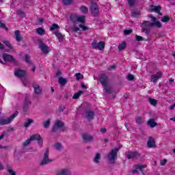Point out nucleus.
<instances>
[{
	"label": "nucleus",
	"instance_id": "obj_1",
	"mask_svg": "<svg viewBox=\"0 0 175 175\" xmlns=\"http://www.w3.org/2000/svg\"><path fill=\"white\" fill-rule=\"evenodd\" d=\"M152 20V23L150 21H145L143 22L142 25V29L144 33H146V35H148L150 32V29L152 25H154V27H157V28H161L162 27V23L159 22V21H157V18L152 16V14H149L148 16Z\"/></svg>",
	"mask_w": 175,
	"mask_h": 175
},
{
	"label": "nucleus",
	"instance_id": "obj_2",
	"mask_svg": "<svg viewBox=\"0 0 175 175\" xmlns=\"http://www.w3.org/2000/svg\"><path fill=\"white\" fill-rule=\"evenodd\" d=\"M105 42L100 41L98 42V40H94L92 42V47L93 50H100V51H103L105 50Z\"/></svg>",
	"mask_w": 175,
	"mask_h": 175
},
{
	"label": "nucleus",
	"instance_id": "obj_3",
	"mask_svg": "<svg viewBox=\"0 0 175 175\" xmlns=\"http://www.w3.org/2000/svg\"><path fill=\"white\" fill-rule=\"evenodd\" d=\"M117 154H118V148H115L111 150L108 154L107 158L110 163H116V158H117Z\"/></svg>",
	"mask_w": 175,
	"mask_h": 175
},
{
	"label": "nucleus",
	"instance_id": "obj_4",
	"mask_svg": "<svg viewBox=\"0 0 175 175\" xmlns=\"http://www.w3.org/2000/svg\"><path fill=\"white\" fill-rule=\"evenodd\" d=\"M18 116V112H15L13 113L10 118H8L6 119H1L0 120V125L3 126V125H8V124H10L16 117Z\"/></svg>",
	"mask_w": 175,
	"mask_h": 175
},
{
	"label": "nucleus",
	"instance_id": "obj_5",
	"mask_svg": "<svg viewBox=\"0 0 175 175\" xmlns=\"http://www.w3.org/2000/svg\"><path fill=\"white\" fill-rule=\"evenodd\" d=\"M51 162H53V160L49 158V149H46L44 153L43 159L40 162V165L43 166V165H47V163H51Z\"/></svg>",
	"mask_w": 175,
	"mask_h": 175
},
{
	"label": "nucleus",
	"instance_id": "obj_6",
	"mask_svg": "<svg viewBox=\"0 0 175 175\" xmlns=\"http://www.w3.org/2000/svg\"><path fill=\"white\" fill-rule=\"evenodd\" d=\"M70 20L72 21V23H76L77 21L78 23H83L85 21V16L81 15V16H70Z\"/></svg>",
	"mask_w": 175,
	"mask_h": 175
},
{
	"label": "nucleus",
	"instance_id": "obj_7",
	"mask_svg": "<svg viewBox=\"0 0 175 175\" xmlns=\"http://www.w3.org/2000/svg\"><path fill=\"white\" fill-rule=\"evenodd\" d=\"M38 43L39 47L44 54H48V53H50V48H49L46 44L43 43L42 40H39Z\"/></svg>",
	"mask_w": 175,
	"mask_h": 175
},
{
	"label": "nucleus",
	"instance_id": "obj_8",
	"mask_svg": "<svg viewBox=\"0 0 175 175\" xmlns=\"http://www.w3.org/2000/svg\"><path fill=\"white\" fill-rule=\"evenodd\" d=\"M60 128H64V122L60 120H57L52 129V132H57Z\"/></svg>",
	"mask_w": 175,
	"mask_h": 175
},
{
	"label": "nucleus",
	"instance_id": "obj_9",
	"mask_svg": "<svg viewBox=\"0 0 175 175\" xmlns=\"http://www.w3.org/2000/svg\"><path fill=\"white\" fill-rule=\"evenodd\" d=\"M126 155L127 157V159H133L135 158H138V157H140V153L137 152H128L126 153Z\"/></svg>",
	"mask_w": 175,
	"mask_h": 175
},
{
	"label": "nucleus",
	"instance_id": "obj_10",
	"mask_svg": "<svg viewBox=\"0 0 175 175\" xmlns=\"http://www.w3.org/2000/svg\"><path fill=\"white\" fill-rule=\"evenodd\" d=\"M56 175H72V171L69 168H63L58 171Z\"/></svg>",
	"mask_w": 175,
	"mask_h": 175
},
{
	"label": "nucleus",
	"instance_id": "obj_11",
	"mask_svg": "<svg viewBox=\"0 0 175 175\" xmlns=\"http://www.w3.org/2000/svg\"><path fill=\"white\" fill-rule=\"evenodd\" d=\"M100 83L102 85H107V83H109V77L105 74L101 75L100 76Z\"/></svg>",
	"mask_w": 175,
	"mask_h": 175
},
{
	"label": "nucleus",
	"instance_id": "obj_12",
	"mask_svg": "<svg viewBox=\"0 0 175 175\" xmlns=\"http://www.w3.org/2000/svg\"><path fill=\"white\" fill-rule=\"evenodd\" d=\"M82 139L84 142H86L87 143L94 142V136L87 133L82 135Z\"/></svg>",
	"mask_w": 175,
	"mask_h": 175
},
{
	"label": "nucleus",
	"instance_id": "obj_13",
	"mask_svg": "<svg viewBox=\"0 0 175 175\" xmlns=\"http://www.w3.org/2000/svg\"><path fill=\"white\" fill-rule=\"evenodd\" d=\"M162 77V73L161 72H157L156 74L153 75L150 77V81L152 83H157L159 79Z\"/></svg>",
	"mask_w": 175,
	"mask_h": 175
},
{
	"label": "nucleus",
	"instance_id": "obj_14",
	"mask_svg": "<svg viewBox=\"0 0 175 175\" xmlns=\"http://www.w3.org/2000/svg\"><path fill=\"white\" fill-rule=\"evenodd\" d=\"M3 59L5 62H14V58L13 57V56L8 53L3 54Z\"/></svg>",
	"mask_w": 175,
	"mask_h": 175
},
{
	"label": "nucleus",
	"instance_id": "obj_15",
	"mask_svg": "<svg viewBox=\"0 0 175 175\" xmlns=\"http://www.w3.org/2000/svg\"><path fill=\"white\" fill-rule=\"evenodd\" d=\"M90 9L93 16H98V13H99V9L98 8V5H96V4L92 3Z\"/></svg>",
	"mask_w": 175,
	"mask_h": 175
},
{
	"label": "nucleus",
	"instance_id": "obj_16",
	"mask_svg": "<svg viewBox=\"0 0 175 175\" xmlns=\"http://www.w3.org/2000/svg\"><path fill=\"white\" fill-rule=\"evenodd\" d=\"M147 167V165H137L135 166V169L132 171L133 174L136 173H139V170L143 172V169H146Z\"/></svg>",
	"mask_w": 175,
	"mask_h": 175
},
{
	"label": "nucleus",
	"instance_id": "obj_17",
	"mask_svg": "<svg viewBox=\"0 0 175 175\" xmlns=\"http://www.w3.org/2000/svg\"><path fill=\"white\" fill-rule=\"evenodd\" d=\"M33 88L34 89V92L36 95H40V94H42V89L39 85L33 83Z\"/></svg>",
	"mask_w": 175,
	"mask_h": 175
},
{
	"label": "nucleus",
	"instance_id": "obj_18",
	"mask_svg": "<svg viewBox=\"0 0 175 175\" xmlns=\"http://www.w3.org/2000/svg\"><path fill=\"white\" fill-rule=\"evenodd\" d=\"M101 158H102V156L100 155V153L97 152L96 153L94 157L93 158V162L96 165H99L100 163Z\"/></svg>",
	"mask_w": 175,
	"mask_h": 175
},
{
	"label": "nucleus",
	"instance_id": "obj_19",
	"mask_svg": "<svg viewBox=\"0 0 175 175\" xmlns=\"http://www.w3.org/2000/svg\"><path fill=\"white\" fill-rule=\"evenodd\" d=\"M14 75L15 76H16V77L21 78V77H24L26 73H25V71L23 70L17 69L15 70Z\"/></svg>",
	"mask_w": 175,
	"mask_h": 175
},
{
	"label": "nucleus",
	"instance_id": "obj_20",
	"mask_svg": "<svg viewBox=\"0 0 175 175\" xmlns=\"http://www.w3.org/2000/svg\"><path fill=\"white\" fill-rule=\"evenodd\" d=\"M94 116H95V114L92 111H87L85 118L88 119V121H91L94 120Z\"/></svg>",
	"mask_w": 175,
	"mask_h": 175
},
{
	"label": "nucleus",
	"instance_id": "obj_21",
	"mask_svg": "<svg viewBox=\"0 0 175 175\" xmlns=\"http://www.w3.org/2000/svg\"><path fill=\"white\" fill-rule=\"evenodd\" d=\"M148 147L149 148H152L155 147V139L152 138V137H150L148 141Z\"/></svg>",
	"mask_w": 175,
	"mask_h": 175
},
{
	"label": "nucleus",
	"instance_id": "obj_22",
	"mask_svg": "<svg viewBox=\"0 0 175 175\" xmlns=\"http://www.w3.org/2000/svg\"><path fill=\"white\" fill-rule=\"evenodd\" d=\"M30 139L31 142H33L35 140L39 141V140H42V137L39 134H34L30 136Z\"/></svg>",
	"mask_w": 175,
	"mask_h": 175
},
{
	"label": "nucleus",
	"instance_id": "obj_23",
	"mask_svg": "<svg viewBox=\"0 0 175 175\" xmlns=\"http://www.w3.org/2000/svg\"><path fill=\"white\" fill-rule=\"evenodd\" d=\"M54 33L55 36H57L59 42H62V40H64V38L65 37V35L61 34L59 31H55Z\"/></svg>",
	"mask_w": 175,
	"mask_h": 175
},
{
	"label": "nucleus",
	"instance_id": "obj_24",
	"mask_svg": "<svg viewBox=\"0 0 175 175\" xmlns=\"http://www.w3.org/2000/svg\"><path fill=\"white\" fill-rule=\"evenodd\" d=\"M30 105H31V101L26 98L25 100V104H24V107H23L24 111H28V109H29Z\"/></svg>",
	"mask_w": 175,
	"mask_h": 175
},
{
	"label": "nucleus",
	"instance_id": "obj_25",
	"mask_svg": "<svg viewBox=\"0 0 175 175\" xmlns=\"http://www.w3.org/2000/svg\"><path fill=\"white\" fill-rule=\"evenodd\" d=\"M157 124L155 122V120L154 119H150L148 121V126H150V128H155L157 126Z\"/></svg>",
	"mask_w": 175,
	"mask_h": 175
},
{
	"label": "nucleus",
	"instance_id": "obj_26",
	"mask_svg": "<svg viewBox=\"0 0 175 175\" xmlns=\"http://www.w3.org/2000/svg\"><path fill=\"white\" fill-rule=\"evenodd\" d=\"M150 9V12H155V13H157V12H159V10H161V6H154L153 5H151Z\"/></svg>",
	"mask_w": 175,
	"mask_h": 175
},
{
	"label": "nucleus",
	"instance_id": "obj_27",
	"mask_svg": "<svg viewBox=\"0 0 175 175\" xmlns=\"http://www.w3.org/2000/svg\"><path fill=\"white\" fill-rule=\"evenodd\" d=\"M31 124H33V120L27 119L24 124L25 128H28V127L31 126Z\"/></svg>",
	"mask_w": 175,
	"mask_h": 175
},
{
	"label": "nucleus",
	"instance_id": "obj_28",
	"mask_svg": "<svg viewBox=\"0 0 175 175\" xmlns=\"http://www.w3.org/2000/svg\"><path fill=\"white\" fill-rule=\"evenodd\" d=\"M118 49L119 51H122V50H125V49H126V42H123L122 44H119Z\"/></svg>",
	"mask_w": 175,
	"mask_h": 175
},
{
	"label": "nucleus",
	"instance_id": "obj_29",
	"mask_svg": "<svg viewBox=\"0 0 175 175\" xmlns=\"http://www.w3.org/2000/svg\"><path fill=\"white\" fill-rule=\"evenodd\" d=\"M131 16L135 18L140 16V12L136 10H134L131 12Z\"/></svg>",
	"mask_w": 175,
	"mask_h": 175
},
{
	"label": "nucleus",
	"instance_id": "obj_30",
	"mask_svg": "<svg viewBox=\"0 0 175 175\" xmlns=\"http://www.w3.org/2000/svg\"><path fill=\"white\" fill-rule=\"evenodd\" d=\"M148 102L152 105V106H157V105H158V101L152 98H149Z\"/></svg>",
	"mask_w": 175,
	"mask_h": 175
},
{
	"label": "nucleus",
	"instance_id": "obj_31",
	"mask_svg": "<svg viewBox=\"0 0 175 175\" xmlns=\"http://www.w3.org/2000/svg\"><path fill=\"white\" fill-rule=\"evenodd\" d=\"M54 148L57 151H61V150H62V148H64V146H62V144L57 143L54 145Z\"/></svg>",
	"mask_w": 175,
	"mask_h": 175
},
{
	"label": "nucleus",
	"instance_id": "obj_32",
	"mask_svg": "<svg viewBox=\"0 0 175 175\" xmlns=\"http://www.w3.org/2000/svg\"><path fill=\"white\" fill-rule=\"evenodd\" d=\"M51 124V120H50V119H48L43 122V126L44 128L47 129L48 128H49Z\"/></svg>",
	"mask_w": 175,
	"mask_h": 175
},
{
	"label": "nucleus",
	"instance_id": "obj_33",
	"mask_svg": "<svg viewBox=\"0 0 175 175\" xmlns=\"http://www.w3.org/2000/svg\"><path fill=\"white\" fill-rule=\"evenodd\" d=\"M66 83H68V80H66V79L63 77L59 78V84H61L62 85H65Z\"/></svg>",
	"mask_w": 175,
	"mask_h": 175
},
{
	"label": "nucleus",
	"instance_id": "obj_34",
	"mask_svg": "<svg viewBox=\"0 0 175 175\" xmlns=\"http://www.w3.org/2000/svg\"><path fill=\"white\" fill-rule=\"evenodd\" d=\"M36 31L38 35H41V36L44 35V32H46V31L42 27L37 28Z\"/></svg>",
	"mask_w": 175,
	"mask_h": 175
},
{
	"label": "nucleus",
	"instance_id": "obj_35",
	"mask_svg": "<svg viewBox=\"0 0 175 175\" xmlns=\"http://www.w3.org/2000/svg\"><path fill=\"white\" fill-rule=\"evenodd\" d=\"M80 10L83 14H87L88 13V8L84 5L80 7Z\"/></svg>",
	"mask_w": 175,
	"mask_h": 175
},
{
	"label": "nucleus",
	"instance_id": "obj_36",
	"mask_svg": "<svg viewBox=\"0 0 175 175\" xmlns=\"http://www.w3.org/2000/svg\"><path fill=\"white\" fill-rule=\"evenodd\" d=\"M15 36L17 42H21V36H20V31H15Z\"/></svg>",
	"mask_w": 175,
	"mask_h": 175
},
{
	"label": "nucleus",
	"instance_id": "obj_37",
	"mask_svg": "<svg viewBox=\"0 0 175 175\" xmlns=\"http://www.w3.org/2000/svg\"><path fill=\"white\" fill-rule=\"evenodd\" d=\"M162 23H169L170 21V17L169 16H164L161 17Z\"/></svg>",
	"mask_w": 175,
	"mask_h": 175
},
{
	"label": "nucleus",
	"instance_id": "obj_38",
	"mask_svg": "<svg viewBox=\"0 0 175 175\" xmlns=\"http://www.w3.org/2000/svg\"><path fill=\"white\" fill-rule=\"evenodd\" d=\"M7 172H8V173L10 174V175H17L16 174V172H14V170H13V168H12V167H7Z\"/></svg>",
	"mask_w": 175,
	"mask_h": 175
},
{
	"label": "nucleus",
	"instance_id": "obj_39",
	"mask_svg": "<svg viewBox=\"0 0 175 175\" xmlns=\"http://www.w3.org/2000/svg\"><path fill=\"white\" fill-rule=\"evenodd\" d=\"M32 142V139H31V138H28L27 139H26V142H23V145L24 147H27V146H29V144H31V143Z\"/></svg>",
	"mask_w": 175,
	"mask_h": 175
},
{
	"label": "nucleus",
	"instance_id": "obj_40",
	"mask_svg": "<svg viewBox=\"0 0 175 175\" xmlns=\"http://www.w3.org/2000/svg\"><path fill=\"white\" fill-rule=\"evenodd\" d=\"M83 91H79V92L75 93L72 96V99H79V98H80V96L81 95V94H83Z\"/></svg>",
	"mask_w": 175,
	"mask_h": 175
},
{
	"label": "nucleus",
	"instance_id": "obj_41",
	"mask_svg": "<svg viewBox=\"0 0 175 175\" xmlns=\"http://www.w3.org/2000/svg\"><path fill=\"white\" fill-rule=\"evenodd\" d=\"M16 14L17 16H19V17H25V13H24L21 10H18L16 12Z\"/></svg>",
	"mask_w": 175,
	"mask_h": 175
},
{
	"label": "nucleus",
	"instance_id": "obj_42",
	"mask_svg": "<svg viewBox=\"0 0 175 175\" xmlns=\"http://www.w3.org/2000/svg\"><path fill=\"white\" fill-rule=\"evenodd\" d=\"M75 77L77 80H80L81 79H84V75H81V73L78 72L75 74Z\"/></svg>",
	"mask_w": 175,
	"mask_h": 175
},
{
	"label": "nucleus",
	"instance_id": "obj_43",
	"mask_svg": "<svg viewBox=\"0 0 175 175\" xmlns=\"http://www.w3.org/2000/svg\"><path fill=\"white\" fill-rule=\"evenodd\" d=\"M73 0H63V3L68 6V5H72Z\"/></svg>",
	"mask_w": 175,
	"mask_h": 175
},
{
	"label": "nucleus",
	"instance_id": "obj_44",
	"mask_svg": "<svg viewBox=\"0 0 175 175\" xmlns=\"http://www.w3.org/2000/svg\"><path fill=\"white\" fill-rule=\"evenodd\" d=\"M58 28H59V26H58V25L57 24H53L51 28H50V31H54L55 29H58Z\"/></svg>",
	"mask_w": 175,
	"mask_h": 175
},
{
	"label": "nucleus",
	"instance_id": "obj_45",
	"mask_svg": "<svg viewBox=\"0 0 175 175\" xmlns=\"http://www.w3.org/2000/svg\"><path fill=\"white\" fill-rule=\"evenodd\" d=\"M3 43L4 44H5V46H7V47H8V49H10V50H12V49H13L12 44L9 41H4Z\"/></svg>",
	"mask_w": 175,
	"mask_h": 175
},
{
	"label": "nucleus",
	"instance_id": "obj_46",
	"mask_svg": "<svg viewBox=\"0 0 175 175\" xmlns=\"http://www.w3.org/2000/svg\"><path fill=\"white\" fill-rule=\"evenodd\" d=\"M128 3L129 6H135L136 3V0H128Z\"/></svg>",
	"mask_w": 175,
	"mask_h": 175
},
{
	"label": "nucleus",
	"instance_id": "obj_47",
	"mask_svg": "<svg viewBox=\"0 0 175 175\" xmlns=\"http://www.w3.org/2000/svg\"><path fill=\"white\" fill-rule=\"evenodd\" d=\"M72 31V32H79L80 31V28L77 27V26H73L71 27Z\"/></svg>",
	"mask_w": 175,
	"mask_h": 175
},
{
	"label": "nucleus",
	"instance_id": "obj_48",
	"mask_svg": "<svg viewBox=\"0 0 175 175\" xmlns=\"http://www.w3.org/2000/svg\"><path fill=\"white\" fill-rule=\"evenodd\" d=\"M0 28H3V29H5V31H8L9 29L6 27V25H5V23H3L2 22H0Z\"/></svg>",
	"mask_w": 175,
	"mask_h": 175
},
{
	"label": "nucleus",
	"instance_id": "obj_49",
	"mask_svg": "<svg viewBox=\"0 0 175 175\" xmlns=\"http://www.w3.org/2000/svg\"><path fill=\"white\" fill-rule=\"evenodd\" d=\"M133 30L132 29H126L124 31V35H131V33H132Z\"/></svg>",
	"mask_w": 175,
	"mask_h": 175
},
{
	"label": "nucleus",
	"instance_id": "obj_50",
	"mask_svg": "<svg viewBox=\"0 0 175 175\" xmlns=\"http://www.w3.org/2000/svg\"><path fill=\"white\" fill-rule=\"evenodd\" d=\"M135 40L137 42H142L143 40V38L140 36L135 35Z\"/></svg>",
	"mask_w": 175,
	"mask_h": 175
},
{
	"label": "nucleus",
	"instance_id": "obj_51",
	"mask_svg": "<svg viewBox=\"0 0 175 175\" xmlns=\"http://www.w3.org/2000/svg\"><path fill=\"white\" fill-rule=\"evenodd\" d=\"M136 122H137V124H139V125H140L143 122V120L140 117L137 118Z\"/></svg>",
	"mask_w": 175,
	"mask_h": 175
},
{
	"label": "nucleus",
	"instance_id": "obj_52",
	"mask_svg": "<svg viewBox=\"0 0 175 175\" xmlns=\"http://www.w3.org/2000/svg\"><path fill=\"white\" fill-rule=\"evenodd\" d=\"M25 62H26L27 64H31V60H30L29 55H25Z\"/></svg>",
	"mask_w": 175,
	"mask_h": 175
},
{
	"label": "nucleus",
	"instance_id": "obj_53",
	"mask_svg": "<svg viewBox=\"0 0 175 175\" xmlns=\"http://www.w3.org/2000/svg\"><path fill=\"white\" fill-rule=\"evenodd\" d=\"M166 162H167V159H163L160 163L161 166H165V165L166 164Z\"/></svg>",
	"mask_w": 175,
	"mask_h": 175
},
{
	"label": "nucleus",
	"instance_id": "obj_54",
	"mask_svg": "<svg viewBox=\"0 0 175 175\" xmlns=\"http://www.w3.org/2000/svg\"><path fill=\"white\" fill-rule=\"evenodd\" d=\"M133 79H135V77H133V75H129L127 76V79L129 81H132V80H133Z\"/></svg>",
	"mask_w": 175,
	"mask_h": 175
},
{
	"label": "nucleus",
	"instance_id": "obj_55",
	"mask_svg": "<svg viewBox=\"0 0 175 175\" xmlns=\"http://www.w3.org/2000/svg\"><path fill=\"white\" fill-rule=\"evenodd\" d=\"M79 27L81 28L82 31H87V29H88V27H87V26H84V25H80Z\"/></svg>",
	"mask_w": 175,
	"mask_h": 175
},
{
	"label": "nucleus",
	"instance_id": "obj_56",
	"mask_svg": "<svg viewBox=\"0 0 175 175\" xmlns=\"http://www.w3.org/2000/svg\"><path fill=\"white\" fill-rule=\"evenodd\" d=\"M103 87H104V90H105V92H110V88H109V87H107V85H103Z\"/></svg>",
	"mask_w": 175,
	"mask_h": 175
},
{
	"label": "nucleus",
	"instance_id": "obj_57",
	"mask_svg": "<svg viewBox=\"0 0 175 175\" xmlns=\"http://www.w3.org/2000/svg\"><path fill=\"white\" fill-rule=\"evenodd\" d=\"M43 21H44V19H43V18H38V25H40V24H42V23H43Z\"/></svg>",
	"mask_w": 175,
	"mask_h": 175
},
{
	"label": "nucleus",
	"instance_id": "obj_58",
	"mask_svg": "<svg viewBox=\"0 0 175 175\" xmlns=\"http://www.w3.org/2000/svg\"><path fill=\"white\" fill-rule=\"evenodd\" d=\"M22 83L24 85H27L28 84V81L27 79H24L22 81Z\"/></svg>",
	"mask_w": 175,
	"mask_h": 175
},
{
	"label": "nucleus",
	"instance_id": "obj_59",
	"mask_svg": "<svg viewBox=\"0 0 175 175\" xmlns=\"http://www.w3.org/2000/svg\"><path fill=\"white\" fill-rule=\"evenodd\" d=\"M106 129H105V128H103V129H100V132H101V133H106Z\"/></svg>",
	"mask_w": 175,
	"mask_h": 175
},
{
	"label": "nucleus",
	"instance_id": "obj_60",
	"mask_svg": "<svg viewBox=\"0 0 175 175\" xmlns=\"http://www.w3.org/2000/svg\"><path fill=\"white\" fill-rule=\"evenodd\" d=\"M5 136H6V133L2 134L1 135H0V140H2V139H3V137H5Z\"/></svg>",
	"mask_w": 175,
	"mask_h": 175
},
{
	"label": "nucleus",
	"instance_id": "obj_61",
	"mask_svg": "<svg viewBox=\"0 0 175 175\" xmlns=\"http://www.w3.org/2000/svg\"><path fill=\"white\" fill-rule=\"evenodd\" d=\"M36 69V66L33 64L32 69H31L32 72H35Z\"/></svg>",
	"mask_w": 175,
	"mask_h": 175
},
{
	"label": "nucleus",
	"instance_id": "obj_62",
	"mask_svg": "<svg viewBox=\"0 0 175 175\" xmlns=\"http://www.w3.org/2000/svg\"><path fill=\"white\" fill-rule=\"evenodd\" d=\"M38 144L40 145V147H42L43 146V142L39 140L38 141Z\"/></svg>",
	"mask_w": 175,
	"mask_h": 175
},
{
	"label": "nucleus",
	"instance_id": "obj_63",
	"mask_svg": "<svg viewBox=\"0 0 175 175\" xmlns=\"http://www.w3.org/2000/svg\"><path fill=\"white\" fill-rule=\"evenodd\" d=\"M64 110H65V107H62L59 108V111H60V112H62V111H64Z\"/></svg>",
	"mask_w": 175,
	"mask_h": 175
},
{
	"label": "nucleus",
	"instance_id": "obj_64",
	"mask_svg": "<svg viewBox=\"0 0 175 175\" xmlns=\"http://www.w3.org/2000/svg\"><path fill=\"white\" fill-rule=\"evenodd\" d=\"M4 48H5V47H4L3 44H2L0 42V49H1V50H3Z\"/></svg>",
	"mask_w": 175,
	"mask_h": 175
}]
</instances>
